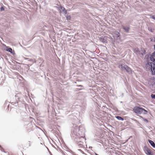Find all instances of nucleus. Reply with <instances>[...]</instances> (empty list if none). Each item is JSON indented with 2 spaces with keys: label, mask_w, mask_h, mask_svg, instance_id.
Listing matches in <instances>:
<instances>
[{
  "label": "nucleus",
  "mask_w": 155,
  "mask_h": 155,
  "mask_svg": "<svg viewBox=\"0 0 155 155\" xmlns=\"http://www.w3.org/2000/svg\"><path fill=\"white\" fill-rule=\"evenodd\" d=\"M141 51H142V52H140V54L142 56H143L144 55L146 54L147 53L146 52V51L144 48H141Z\"/></svg>",
  "instance_id": "6ab92c4d"
},
{
  "label": "nucleus",
  "mask_w": 155,
  "mask_h": 155,
  "mask_svg": "<svg viewBox=\"0 0 155 155\" xmlns=\"http://www.w3.org/2000/svg\"><path fill=\"white\" fill-rule=\"evenodd\" d=\"M9 52L11 54L14 56H15V51L14 50H13L12 49H11Z\"/></svg>",
  "instance_id": "bb28decb"
},
{
  "label": "nucleus",
  "mask_w": 155,
  "mask_h": 155,
  "mask_svg": "<svg viewBox=\"0 0 155 155\" xmlns=\"http://www.w3.org/2000/svg\"><path fill=\"white\" fill-rule=\"evenodd\" d=\"M110 39L112 43H114L115 41V38L114 36L113 35L112 37L110 36Z\"/></svg>",
  "instance_id": "393cba45"
},
{
  "label": "nucleus",
  "mask_w": 155,
  "mask_h": 155,
  "mask_svg": "<svg viewBox=\"0 0 155 155\" xmlns=\"http://www.w3.org/2000/svg\"><path fill=\"white\" fill-rule=\"evenodd\" d=\"M143 120L144 122H145L147 123H148L149 122V121L147 119L144 118H143Z\"/></svg>",
  "instance_id": "473e14b6"
},
{
  "label": "nucleus",
  "mask_w": 155,
  "mask_h": 155,
  "mask_svg": "<svg viewBox=\"0 0 155 155\" xmlns=\"http://www.w3.org/2000/svg\"><path fill=\"white\" fill-rule=\"evenodd\" d=\"M152 85L153 86V85H154L155 84V81H153L152 82Z\"/></svg>",
  "instance_id": "a18cd8bd"
},
{
  "label": "nucleus",
  "mask_w": 155,
  "mask_h": 155,
  "mask_svg": "<svg viewBox=\"0 0 155 155\" xmlns=\"http://www.w3.org/2000/svg\"><path fill=\"white\" fill-rule=\"evenodd\" d=\"M8 155H10L9 154V153H8Z\"/></svg>",
  "instance_id": "052dcab7"
},
{
  "label": "nucleus",
  "mask_w": 155,
  "mask_h": 155,
  "mask_svg": "<svg viewBox=\"0 0 155 155\" xmlns=\"http://www.w3.org/2000/svg\"><path fill=\"white\" fill-rule=\"evenodd\" d=\"M24 98H25V96L20 94H17L10 101V103L15 106L17 107L19 104H24Z\"/></svg>",
  "instance_id": "f03ea898"
},
{
  "label": "nucleus",
  "mask_w": 155,
  "mask_h": 155,
  "mask_svg": "<svg viewBox=\"0 0 155 155\" xmlns=\"http://www.w3.org/2000/svg\"><path fill=\"white\" fill-rule=\"evenodd\" d=\"M61 153H63V151H62V150H61Z\"/></svg>",
  "instance_id": "13d9d810"
},
{
  "label": "nucleus",
  "mask_w": 155,
  "mask_h": 155,
  "mask_svg": "<svg viewBox=\"0 0 155 155\" xmlns=\"http://www.w3.org/2000/svg\"><path fill=\"white\" fill-rule=\"evenodd\" d=\"M99 40L101 41L103 43H107V42L106 39L103 37H100Z\"/></svg>",
  "instance_id": "dca6fc26"
},
{
  "label": "nucleus",
  "mask_w": 155,
  "mask_h": 155,
  "mask_svg": "<svg viewBox=\"0 0 155 155\" xmlns=\"http://www.w3.org/2000/svg\"><path fill=\"white\" fill-rule=\"evenodd\" d=\"M78 150L79 151H80V152H81L83 154H84V152L82 151V150H81V149H78Z\"/></svg>",
  "instance_id": "58836bf2"
},
{
  "label": "nucleus",
  "mask_w": 155,
  "mask_h": 155,
  "mask_svg": "<svg viewBox=\"0 0 155 155\" xmlns=\"http://www.w3.org/2000/svg\"><path fill=\"white\" fill-rule=\"evenodd\" d=\"M80 82H78V83H77V84H80Z\"/></svg>",
  "instance_id": "5fc2aeb1"
},
{
  "label": "nucleus",
  "mask_w": 155,
  "mask_h": 155,
  "mask_svg": "<svg viewBox=\"0 0 155 155\" xmlns=\"http://www.w3.org/2000/svg\"><path fill=\"white\" fill-rule=\"evenodd\" d=\"M115 118L118 120L123 121L124 120V118L123 117L118 115L115 117Z\"/></svg>",
  "instance_id": "a211bd4d"
},
{
  "label": "nucleus",
  "mask_w": 155,
  "mask_h": 155,
  "mask_svg": "<svg viewBox=\"0 0 155 155\" xmlns=\"http://www.w3.org/2000/svg\"><path fill=\"white\" fill-rule=\"evenodd\" d=\"M81 81H79L78 80H77L76 81H74L73 83H75V84H77V83H78V82H81Z\"/></svg>",
  "instance_id": "72a5a7b5"
},
{
  "label": "nucleus",
  "mask_w": 155,
  "mask_h": 155,
  "mask_svg": "<svg viewBox=\"0 0 155 155\" xmlns=\"http://www.w3.org/2000/svg\"><path fill=\"white\" fill-rule=\"evenodd\" d=\"M137 124L138 126H139L141 125V124H140L139 122Z\"/></svg>",
  "instance_id": "c03bdc74"
},
{
  "label": "nucleus",
  "mask_w": 155,
  "mask_h": 155,
  "mask_svg": "<svg viewBox=\"0 0 155 155\" xmlns=\"http://www.w3.org/2000/svg\"><path fill=\"white\" fill-rule=\"evenodd\" d=\"M154 49L155 51V44L153 45Z\"/></svg>",
  "instance_id": "603ef678"
},
{
  "label": "nucleus",
  "mask_w": 155,
  "mask_h": 155,
  "mask_svg": "<svg viewBox=\"0 0 155 155\" xmlns=\"http://www.w3.org/2000/svg\"><path fill=\"white\" fill-rule=\"evenodd\" d=\"M85 135V128L83 126L81 125L76 129L72 128L71 134L72 140L77 138H83Z\"/></svg>",
  "instance_id": "f257e3e1"
},
{
  "label": "nucleus",
  "mask_w": 155,
  "mask_h": 155,
  "mask_svg": "<svg viewBox=\"0 0 155 155\" xmlns=\"http://www.w3.org/2000/svg\"><path fill=\"white\" fill-rule=\"evenodd\" d=\"M7 9V8L4 6L3 7H0V11L1 12H2L3 11H5V9Z\"/></svg>",
  "instance_id": "b1692460"
},
{
  "label": "nucleus",
  "mask_w": 155,
  "mask_h": 155,
  "mask_svg": "<svg viewBox=\"0 0 155 155\" xmlns=\"http://www.w3.org/2000/svg\"><path fill=\"white\" fill-rule=\"evenodd\" d=\"M95 155H99L98 154H97V153H95Z\"/></svg>",
  "instance_id": "6e6d98bb"
},
{
  "label": "nucleus",
  "mask_w": 155,
  "mask_h": 155,
  "mask_svg": "<svg viewBox=\"0 0 155 155\" xmlns=\"http://www.w3.org/2000/svg\"><path fill=\"white\" fill-rule=\"evenodd\" d=\"M147 29L149 31L151 32H153V31L154 29H152L150 27H148L147 28Z\"/></svg>",
  "instance_id": "cd10ccee"
},
{
  "label": "nucleus",
  "mask_w": 155,
  "mask_h": 155,
  "mask_svg": "<svg viewBox=\"0 0 155 155\" xmlns=\"http://www.w3.org/2000/svg\"><path fill=\"white\" fill-rule=\"evenodd\" d=\"M2 149H3V148L2 147V146L0 144V150H1Z\"/></svg>",
  "instance_id": "8fccbe9b"
},
{
  "label": "nucleus",
  "mask_w": 155,
  "mask_h": 155,
  "mask_svg": "<svg viewBox=\"0 0 155 155\" xmlns=\"http://www.w3.org/2000/svg\"><path fill=\"white\" fill-rule=\"evenodd\" d=\"M5 6L3 5L2 3H0V7H3V6Z\"/></svg>",
  "instance_id": "4c0bfd02"
},
{
  "label": "nucleus",
  "mask_w": 155,
  "mask_h": 155,
  "mask_svg": "<svg viewBox=\"0 0 155 155\" xmlns=\"http://www.w3.org/2000/svg\"><path fill=\"white\" fill-rule=\"evenodd\" d=\"M143 151L147 155H155V150L153 149V150L148 148L147 146H144L143 148Z\"/></svg>",
  "instance_id": "423d86ee"
},
{
  "label": "nucleus",
  "mask_w": 155,
  "mask_h": 155,
  "mask_svg": "<svg viewBox=\"0 0 155 155\" xmlns=\"http://www.w3.org/2000/svg\"><path fill=\"white\" fill-rule=\"evenodd\" d=\"M150 97L152 99H155V94H151L150 95Z\"/></svg>",
  "instance_id": "c756f323"
},
{
  "label": "nucleus",
  "mask_w": 155,
  "mask_h": 155,
  "mask_svg": "<svg viewBox=\"0 0 155 155\" xmlns=\"http://www.w3.org/2000/svg\"><path fill=\"white\" fill-rule=\"evenodd\" d=\"M1 150L2 152H4V153H7V152H6V151H5L4 150V149H3H3H2V150Z\"/></svg>",
  "instance_id": "a19ab883"
},
{
  "label": "nucleus",
  "mask_w": 155,
  "mask_h": 155,
  "mask_svg": "<svg viewBox=\"0 0 155 155\" xmlns=\"http://www.w3.org/2000/svg\"><path fill=\"white\" fill-rule=\"evenodd\" d=\"M56 8L59 12H61L64 14V15L65 14H68L67 10H66L63 6L61 5H58V6H56Z\"/></svg>",
  "instance_id": "1a4fd4ad"
},
{
  "label": "nucleus",
  "mask_w": 155,
  "mask_h": 155,
  "mask_svg": "<svg viewBox=\"0 0 155 155\" xmlns=\"http://www.w3.org/2000/svg\"><path fill=\"white\" fill-rule=\"evenodd\" d=\"M120 30H118V31H115L114 33V35L115 37L117 38V39L120 40L121 39V37H120Z\"/></svg>",
  "instance_id": "f8f14e48"
},
{
  "label": "nucleus",
  "mask_w": 155,
  "mask_h": 155,
  "mask_svg": "<svg viewBox=\"0 0 155 155\" xmlns=\"http://www.w3.org/2000/svg\"><path fill=\"white\" fill-rule=\"evenodd\" d=\"M138 116L140 117V118H141L143 120V118H144L142 116H140V115H137Z\"/></svg>",
  "instance_id": "de8ad7c7"
},
{
  "label": "nucleus",
  "mask_w": 155,
  "mask_h": 155,
  "mask_svg": "<svg viewBox=\"0 0 155 155\" xmlns=\"http://www.w3.org/2000/svg\"><path fill=\"white\" fill-rule=\"evenodd\" d=\"M153 42H155V36L153 37Z\"/></svg>",
  "instance_id": "3c124183"
},
{
  "label": "nucleus",
  "mask_w": 155,
  "mask_h": 155,
  "mask_svg": "<svg viewBox=\"0 0 155 155\" xmlns=\"http://www.w3.org/2000/svg\"><path fill=\"white\" fill-rule=\"evenodd\" d=\"M1 150L2 152H4V153H7V152H6V151H5L4 150V149H3H3H2V150Z\"/></svg>",
  "instance_id": "ea45409f"
},
{
  "label": "nucleus",
  "mask_w": 155,
  "mask_h": 155,
  "mask_svg": "<svg viewBox=\"0 0 155 155\" xmlns=\"http://www.w3.org/2000/svg\"><path fill=\"white\" fill-rule=\"evenodd\" d=\"M42 76L39 74H38L35 78V80L36 83L39 84L42 82Z\"/></svg>",
  "instance_id": "9d476101"
},
{
  "label": "nucleus",
  "mask_w": 155,
  "mask_h": 155,
  "mask_svg": "<svg viewBox=\"0 0 155 155\" xmlns=\"http://www.w3.org/2000/svg\"><path fill=\"white\" fill-rule=\"evenodd\" d=\"M67 14H65L64 15L66 18V19L67 21L70 20L71 18V17L70 15H67Z\"/></svg>",
  "instance_id": "5701e85b"
},
{
  "label": "nucleus",
  "mask_w": 155,
  "mask_h": 155,
  "mask_svg": "<svg viewBox=\"0 0 155 155\" xmlns=\"http://www.w3.org/2000/svg\"><path fill=\"white\" fill-rule=\"evenodd\" d=\"M145 67L148 70L150 71L152 75H155V63L150 62H146Z\"/></svg>",
  "instance_id": "20e7f679"
},
{
  "label": "nucleus",
  "mask_w": 155,
  "mask_h": 155,
  "mask_svg": "<svg viewBox=\"0 0 155 155\" xmlns=\"http://www.w3.org/2000/svg\"><path fill=\"white\" fill-rule=\"evenodd\" d=\"M28 61L30 62L31 63H29L28 64H26L25 67L28 69V70H29V67L30 66H31L33 63L35 62V60L34 59L30 58L28 60Z\"/></svg>",
  "instance_id": "9b49d317"
},
{
  "label": "nucleus",
  "mask_w": 155,
  "mask_h": 155,
  "mask_svg": "<svg viewBox=\"0 0 155 155\" xmlns=\"http://www.w3.org/2000/svg\"><path fill=\"white\" fill-rule=\"evenodd\" d=\"M132 137L131 136H130V137L129 138V139L130 138H131V137Z\"/></svg>",
  "instance_id": "bf43d9fd"
},
{
  "label": "nucleus",
  "mask_w": 155,
  "mask_h": 155,
  "mask_svg": "<svg viewBox=\"0 0 155 155\" xmlns=\"http://www.w3.org/2000/svg\"><path fill=\"white\" fill-rule=\"evenodd\" d=\"M143 110H142V113H143V114H147L148 113V111L143 108Z\"/></svg>",
  "instance_id": "a878e982"
},
{
  "label": "nucleus",
  "mask_w": 155,
  "mask_h": 155,
  "mask_svg": "<svg viewBox=\"0 0 155 155\" xmlns=\"http://www.w3.org/2000/svg\"><path fill=\"white\" fill-rule=\"evenodd\" d=\"M46 147L47 149L48 150V152H49L50 155H53L51 153V151L48 149V148L47 147Z\"/></svg>",
  "instance_id": "c9c22d12"
},
{
  "label": "nucleus",
  "mask_w": 155,
  "mask_h": 155,
  "mask_svg": "<svg viewBox=\"0 0 155 155\" xmlns=\"http://www.w3.org/2000/svg\"><path fill=\"white\" fill-rule=\"evenodd\" d=\"M28 125H29V126H30V128L32 127V123L31 122H30L28 124Z\"/></svg>",
  "instance_id": "2f4dec72"
},
{
  "label": "nucleus",
  "mask_w": 155,
  "mask_h": 155,
  "mask_svg": "<svg viewBox=\"0 0 155 155\" xmlns=\"http://www.w3.org/2000/svg\"><path fill=\"white\" fill-rule=\"evenodd\" d=\"M76 87H82V88H78V89L79 91H81L82 90L84 89V86L82 85L77 84L76 85Z\"/></svg>",
  "instance_id": "4be33fe9"
},
{
  "label": "nucleus",
  "mask_w": 155,
  "mask_h": 155,
  "mask_svg": "<svg viewBox=\"0 0 155 155\" xmlns=\"http://www.w3.org/2000/svg\"><path fill=\"white\" fill-rule=\"evenodd\" d=\"M94 140L96 141L99 142V143H98V144L101 146V144H103V142L102 141H101V140H100V139H97V138H95Z\"/></svg>",
  "instance_id": "412c9836"
},
{
  "label": "nucleus",
  "mask_w": 155,
  "mask_h": 155,
  "mask_svg": "<svg viewBox=\"0 0 155 155\" xmlns=\"http://www.w3.org/2000/svg\"><path fill=\"white\" fill-rule=\"evenodd\" d=\"M131 119L133 120H134L135 122V123L137 124V123L138 122V120H137L134 119V118H132Z\"/></svg>",
  "instance_id": "f704fd0d"
},
{
  "label": "nucleus",
  "mask_w": 155,
  "mask_h": 155,
  "mask_svg": "<svg viewBox=\"0 0 155 155\" xmlns=\"http://www.w3.org/2000/svg\"><path fill=\"white\" fill-rule=\"evenodd\" d=\"M150 18L155 20V14L153 15H150Z\"/></svg>",
  "instance_id": "c85d7f7f"
},
{
  "label": "nucleus",
  "mask_w": 155,
  "mask_h": 155,
  "mask_svg": "<svg viewBox=\"0 0 155 155\" xmlns=\"http://www.w3.org/2000/svg\"><path fill=\"white\" fill-rule=\"evenodd\" d=\"M145 59L146 62H150L155 63V51L151 54H149L146 55L145 57Z\"/></svg>",
  "instance_id": "39448f33"
},
{
  "label": "nucleus",
  "mask_w": 155,
  "mask_h": 155,
  "mask_svg": "<svg viewBox=\"0 0 155 155\" xmlns=\"http://www.w3.org/2000/svg\"><path fill=\"white\" fill-rule=\"evenodd\" d=\"M3 46L5 47V50L6 51L9 52L12 49V48L10 47L7 46L5 45H4Z\"/></svg>",
  "instance_id": "f3484780"
},
{
  "label": "nucleus",
  "mask_w": 155,
  "mask_h": 155,
  "mask_svg": "<svg viewBox=\"0 0 155 155\" xmlns=\"http://www.w3.org/2000/svg\"><path fill=\"white\" fill-rule=\"evenodd\" d=\"M142 110H143V108L136 106L134 107L133 110L136 114H141L142 113Z\"/></svg>",
  "instance_id": "6e6552de"
},
{
  "label": "nucleus",
  "mask_w": 155,
  "mask_h": 155,
  "mask_svg": "<svg viewBox=\"0 0 155 155\" xmlns=\"http://www.w3.org/2000/svg\"><path fill=\"white\" fill-rule=\"evenodd\" d=\"M82 143H80L78 144V146L79 147V148L82 147L83 146V145Z\"/></svg>",
  "instance_id": "7c9ffc66"
},
{
  "label": "nucleus",
  "mask_w": 155,
  "mask_h": 155,
  "mask_svg": "<svg viewBox=\"0 0 155 155\" xmlns=\"http://www.w3.org/2000/svg\"><path fill=\"white\" fill-rule=\"evenodd\" d=\"M148 141L153 147L155 148V143L153 141L150 139H148Z\"/></svg>",
  "instance_id": "2eb2a0df"
},
{
  "label": "nucleus",
  "mask_w": 155,
  "mask_h": 155,
  "mask_svg": "<svg viewBox=\"0 0 155 155\" xmlns=\"http://www.w3.org/2000/svg\"><path fill=\"white\" fill-rule=\"evenodd\" d=\"M133 51L137 54H140V51L139 48L137 47L133 48Z\"/></svg>",
  "instance_id": "4468645a"
},
{
  "label": "nucleus",
  "mask_w": 155,
  "mask_h": 155,
  "mask_svg": "<svg viewBox=\"0 0 155 155\" xmlns=\"http://www.w3.org/2000/svg\"><path fill=\"white\" fill-rule=\"evenodd\" d=\"M122 29L124 30V32L126 33H129V31L130 29V26H125L122 25Z\"/></svg>",
  "instance_id": "ddd939ff"
},
{
  "label": "nucleus",
  "mask_w": 155,
  "mask_h": 155,
  "mask_svg": "<svg viewBox=\"0 0 155 155\" xmlns=\"http://www.w3.org/2000/svg\"><path fill=\"white\" fill-rule=\"evenodd\" d=\"M127 80L126 79V78L125 80H124V83L125 85H126V83H127Z\"/></svg>",
  "instance_id": "37998d69"
},
{
  "label": "nucleus",
  "mask_w": 155,
  "mask_h": 155,
  "mask_svg": "<svg viewBox=\"0 0 155 155\" xmlns=\"http://www.w3.org/2000/svg\"><path fill=\"white\" fill-rule=\"evenodd\" d=\"M29 146H31V144H30V143H29Z\"/></svg>",
  "instance_id": "4d7b16f0"
},
{
  "label": "nucleus",
  "mask_w": 155,
  "mask_h": 155,
  "mask_svg": "<svg viewBox=\"0 0 155 155\" xmlns=\"http://www.w3.org/2000/svg\"><path fill=\"white\" fill-rule=\"evenodd\" d=\"M150 41H151V42L153 41V38H150Z\"/></svg>",
  "instance_id": "49530a36"
},
{
  "label": "nucleus",
  "mask_w": 155,
  "mask_h": 155,
  "mask_svg": "<svg viewBox=\"0 0 155 155\" xmlns=\"http://www.w3.org/2000/svg\"><path fill=\"white\" fill-rule=\"evenodd\" d=\"M24 59L25 60H27L28 61L29 58H24Z\"/></svg>",
  "instance_id": "09e8293b"
},
{
  "label": "nucleus",
  "mask_w": 155,
  "mask_h": 155,
  "mask_svg": "<svg viewBox=\"0 0 155 155\" xmlns=\"http://www.w3.org/2000/svg\"><path fill=\"white\" fill-rule=\"evenodd\" d=\"M80 138H77V139H75L74 140L77 145L80 143H83V142L80 140Z\"/></svg>",
  "instance_id": "aec40b11"
},
{
  "label": "nucleus",
  "mask_w": 155,
  "mask_h": 155,
  "mask_svg": "<svg viewBox=\"0 0 155 155\" xmlns=\"http://www.w3.org/2000/svg\"><path fill=\"white\" fill-rule=\"evenodd\" d=\"M1 150L2 152H4V153H7V152H6V151H5L4 150V149H3H3H2V150Z\"/></svg>",
  "instance_id": "79ce46f5"
},
{
  "label": "nucleus",
  "mask_w": 155,
  "mask_h": 155,
  "mask_svg": "<svg viewBox=\"0 0 155 155\" xmlns=\"http://www.w3.org/2000/svg\"><path fill=\"white\" fill-rule=\"evenodd\" d=\"M13 64L11 65L13 69L19 71L21 69V63L15 61L13 62Z\"/></svg>",
  "instance_id": "0eeeda50"
},
{
  "label": "nucleus",
  "mask_w": 155,
  "mask_h": 155,
  "mask_svg": "<svg viewBox=\"0 0 155 155\" xmlns=\"http://www.w3.org/2000/svg\"><path fill=\"white\" fill-rule=\"evenodd\" d=\"M67 151H69L72 154H73L74 153L71 150L69 149L68 150H67Z\"/></svg>",
  "instance_id": "e433bc0d"
},
{
  "label": "nucleus",
  "mask_w": 155,
  "mask_h": 155,
  "mask_svg": "<svg viewBox=\"0 0 155 155\" xmlns=\"http://www.w3.org/2000/svg\"><path fill=\"white\" fill-rule=\"evenodd\" d=\"M118 67L121 71H125L129 74H133V71L132 69L126 64L121 63L119 65Z\"/></svg>",
  "instance_id": "7ed1b4c3"
},
{
  "label": "nucleus",
  "mask_w": 155,
  "mask_h": 155,
  "mask_svg": "<svg viewBox=\"0 0 155 155\" xmlns=\"http://www.w3.org/2000/svg\"><path fill=\"white\" fill-rule=\"evenodd\" d=\"M31 130H28V132H30L31 131Z\"/></svg>",
  "instance_id": "864d4df0"
}]
</instances>
